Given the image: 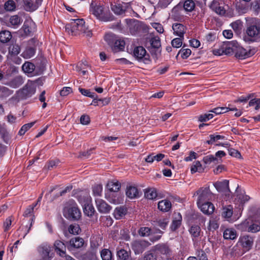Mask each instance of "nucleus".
I'll list each match as a JSON object with an SVG mask.
<instances>
[{
    "label": "nucleus",
    "mask_w": 260,
    "mask_h": 260,
    "mask_svg": "<svg viewBox=\"0 0 260 260\" xmlns=\"http://www.w3.org/2000/svg\"><path fill=\"white\" fill-rule=\"evenodd\" d=\"M65 28L66 31L72 35L84 34L87 37H91L92 35L82 19H72L71 23L66 25Z\"/></svg>",
    "instance_id": "obj_1"
},
{
    "label": "nucleus",
    "mask_w": 260,
    "mask_h": 260,
    "mask_svg": "<svg viewBox=\"0 0 260 260\" xmlns=\"http://www.w3.org/2000/svg\"><path fill=\"white\" fill-rule=\"evenodd\" d=\"M90 11L98 19L103 21H111L114 19V16L108 9L102 6L95 5L91 3Z\"/></svg>",
    "instance_id": "obj_2"
},
{
    "label": "nucleus",
    "mask_w": 260,
    "mask_h": 260,
    "mask_svg": "<svg viewBox=\"0 0 260 260\" xmlns=\"http://www.w3.org/2000/svg\"><path fill=\"white\" fill-rule=\"evenodd\" d=\"M63 215L67 219L77 221L80 219L81 213L75 203L67 205L63 209Z\"/></svg>",
    "instance_id": "obj_3"
},
{
    "label": "nucleus",
    "mask_w": 260,
    "mask_h": 260,
    "mask_svg": "<svg viewBox=\"0 0 260 260\" xmlns=\"http://www.w3.org/2000/svg\"><path fill=\"white\" fill-rule=\"evenodd\" d=\"M257 216L251 217L247 219L243 223L247 228V231L251 233H256L260 231V211Z\"/></svg>",
    "instance_id": "obj_4"
},
{
    "label": "nucleus",
    "mask_w": 260,
    "mask_h": 260,
    "mask_svg": "<svg viewBox=\"0 0 260 260\" xmlns=\"http://www.w3.org/2000/svg\"><path fill=\"white\" fill-rule=\"evenodd\" d=\"M246 34L251 42H260L259 24H251L246 29Z\"/></svg>",
    "instance_id": "obj_5"
},
{
    "label": "nucleus",
    "mask_w": 260,
    "mask_h": 260,
    "mask_svg": "<svg viewBox=\"0 0 260 260\" xmlns=\"http://www.w3.org/2000/svg\"><path fill=\"white\" fill-rule=\"evenodd\" d=\"M36 92V89L32 85L26 84L16 93L18 100H25L31 96Z\"/></svg>",
    "instance_id": "obj_6"
},
{
    "label": "nucleus",
    "mask_w": 260,
    "mask_h": 260,
    "mask_svg": "<svg viewBox=\"0 0 260 260\" xmlns=\"http://www.w3.org/2000/svg\"><path fill=\"white\" fill-rule=\"evenodd\" d=\"M135 57L139 61H142L145 63H149L150 61V56L147 53L145 49L142 46L135 48L133 51Z\"/></svg>",
    "instance_id": "obj_7"
},
{
    "label": "nucleus",
    "mask_w": 260,
    "mask_h": 260,
    "mask_svg": "<svg viewBox=\"0 0 260 260\" xmlns=\"http://www.w3.org/2000/svg\"><path fill=\"white\" fill-rule=\"evenodd\" d=\"M150 245V243L144 240H136L131 244L132 249L135 254L142 253Z\"/></svg>",
    "instance_id": "obj_8"
},
{
    "label": "nucleus",
    "mask_w": 260,
    "mask_h": 260,
    "mask_svg": "<svg viewBox=\"0 0 260 260\" xmlns=\"http://www.w3.org/2000/svg\"><path fill=\"white\" fill-rule=\"evenodd\" d=\"M197 193L199 195L197 204L208 202L212 197V193L209 187L201 188L197 191Z\"/></svg>",
    "instance_id": "obj_9"
},
{
    "label": "nucleus",
    "mask_w": 260,
    "mask_h": 260,
    "mask_svg": "<svg viewBox=\"0 0 260 260\" xmlns=\"http://www.w3.org/2000/svg\"><path fill=\"white\" fill-rule=\"evenodd\" d=\"M229 181L228 180H224L222 181L216 182L214 183V186L216 189L221 192H223L225 194L229 195L231 191L229 188Z\"/></svg>",
    "instance_id": "obj_10"
},
{
    "label": "nucleus",
    "mask_w": 260,
    "mask_h": 260,
    "mask_svg": "<svg viewBox=\"0 0 260 260\" xmlns=\"http://www.w3.org/2000/svg\"><path fill=\"white\" fill-rule=\"evenodd\" d=\"M129 3H124L123 5L116 4L111 5V8L112 11L116 15H122L129 7Z\"/></svg>",
    "instance_id": "obj_11"
},
{
    "label": "nucleus",
    "mask_w": 260,
    "mask_h": 260,
    "mask_svg": "<svg viewBox=\"0 0 260 260\" xmlns=\"http://www.w3.org/2000/svg\"><path fill=\"white\" fill-rule=\"evenodd\" d=\"M184 10L181 4H178L172 10V17L177 21H181L184 19Z\"/></svg>",
    "instance_id": "obj_12"
},
{
    "label": "nucleus",
    "mask_w": 260,
    "mask_h": 260,
    "mask_svg": "<svg viewBox=\"0 0 260 260\" xmlns=\"http://www.w3.org/2000/svg\"><path fill=\"white\" fill-rule=\"evenodd\" d=\"M84 243L83 238L77 237L71 239L69 242L68 248L69 250H72L74 248H79L82 247Z\"/></svg>",
    "instance_id": "obj_13"
},
{
    "label": "nucleus",
    "mask_w": 260,
    "mask_h": 260,
    "mask_svg": "<svg viewBox=\"0 0 260 260\" xmlns=\"http://www.w3.org/2000/svg\"><path fill=\"white\" fill-rule=\"evenodd\" d=\"M197 204L201 210L205 214H211L214 211V206L211 202H205Z\"/></svg>",
    "instance_id": "obj_14"
},
{
    "label": "nucleus",
    "mask_w": 260,
    "mask_h": 260,
    "mask_svg": "<svg viewBox=\"0 0 260 260\" xmlns=\"http://www.w3.org/2000/svg\"><path fill=\"white\" fill-rule=\"evenodd\" d=\"M236 45L237 42L236 41L224 42L222 44L224 54L231 55L235 53Z\"/></svg>",
    "instance_id": "obj_15"
},
{
    "label": "nucleus",
    "mask_w": 260,
    "mask_h": 260,
    "mask_svg": "<svg viewBox=\"0 0 260 260\" xmlns=\"http://www.w3.org/2000/svg\"><path fill=\"white\" fill-rule=\"evenodd\" d=\"M95 203L98 210L100 213H107L111 209V206L102 199L96 200Z\"/></svg>",
    "instance_id": "obj_16"
},
{
    "label": "nucleus",
    "mask_w": 260,
    "mask_h": 260,
    "mask_svg": "<svg viewBox=\"0 0 260 260\" xmlns=\"http://www.w3.org/2000/svg\"><path fill=\"white\" fill-rule=\"evenodd\" d=\"M50 251V246L46 244H42L38 247V251L44 260H50L49 256Z\"/></svg>",
    "instance_id": "obj_17"
},
{
    "label": "nucleus",
    "mask_w": 260,
    "mask_h": 260,
    "mask_svg": "<svg viewBox=\"0 0 260 260\" xmlns=\"http://www.w3.org/2000/svg\"><path fill=\"white\" fill-rule=\"evenodd\" d=\"M236 46L235 54L237 58L244 59L250 56V52H248L245 49L241 47L238 43Z\"/></svg>",
    "instance_id": "obj_18"
},
{
    "label": "nucleus",
    "mask_w": 260,
    "mask_h": 260,
    "mask_svg": "<svg viewBox=\"0 0 260 260\" xmlns=\"http://www.w3.org/2000/svg\"><path fill=\"white\" fill-rule=\"evenodd\" d=\"M4 84L11 87L16 88L23 83V80L21 76H17L9 82H4Z\"/></svg>",
    "instance_id": "obj_19"
},
{
    "label": "nucleus",
    "mask_w": 260,
    "mask_h": 260,
    "mask_svg": "<svg viewBox=\"0 0 260 260\" xmlns=\"http://www.w3.org/2000/svg\"><path fill=\"white\" fill-rule=\"evenodd\" d=\"M129 31L132 34H135L141 29V25L139 21L135 19H130L127 22Z\"/></svg>",
    "instance_id": "obj_20"
},
{
    "label": "nucleus",
    "mask_w": 260,
    "mask_h": 260,
    "mask_svg": "<svg viewBox=\"0 0 260 260\" xmlns=\"http://www.w3.org/2000/svg\"><path fill=\"white\" fill-rule=\"evenodd\" d=\"M154 250L156 251L157 254H161L163 255L169 254L171 250L169 246L165 244H159L154 247Z\"/></svg>",
    "instance_id": "obj_21"
},
{
    "label": "nucleus",
    "mask_w": 260,
    "mask_h": 260,
    "mask_svg": "<svg viewBox=\"0 0 260 260\" xmlns=\"http://www.w3.org/2000/svg\"><path fill=\"white\" fill-rule=\"evenodd\" d=\"M172 28L174 30V33L180 38H183L184 33L185 32V27L181 23H174L172 26Z\"/></svg>",
    "instance_id": "obj_22"
},
{
    "label": "nucleus",
    "mask_w": 260,
    "mask_h": 260,
    "mask_svg": "<svg viewBox=\"0 0 260 260\" xmlns=\"http://www.w3.org/2000/svg\"><path fill=\"white\" fill-rule=\"evenodd\" d=\"M131 254L130 250L127 251L124 249H120L117 251L118 260H133Z\"/></svg>",
    "instance_id": "obj_23"
},
{
    "label": "nucleus",
    "mask_w": 260,
    "mask_h": 260,
    "mask_svg": "<svg viewBox=\"0 0 260 260\" xmlns=\"http://www.w3.org/2000/svg\"><path fill=\"white\" fill-rule=\"evenodd\" d=\"M54 246L55 247V250L57 253H58L59 255L61 257H63L66 254V246L64 244L59 240H57L55 242Z\"/></svg>",
    "instance_id": "obj_24"
},
{
    "label": "nucleus",
    "mask_w": 260,
    "mask_h": 260,
    "mask_svg": "<svg viewBox=\"0 0 260 260\" xmlns=\"http://www.w3.org/2000/svg\"><path fill=\"white\" fill-rule=\"evenodd\" d=\"M106 187L110 192H117L121 188V184L117 180H111L108 181Z\"/></svg>",
    "instance_id": "obj_25"
},
{
    "label": "nucleus",
    "mask_w": 260,
    "mask_h": 260,
    "mask_svg": "<svg viewBox=\"0 0 260 260\" xmlns=\"http://www.w3.org/2000/svg\"><path fill=\"white\" fill-rule=\"evenodd\" d=\"M181 4L182 8L186 12L192 11L196 6L194 2L192 0H185L183 3H179Z\"/></svg>",
    "instance_id": "obj_26"
},
{
    "label": "nucleus",
    "mask_w": 260,
    "mask_h": 260,
    "mask_svg": "<svg viewBox=\"0 0 260 260\" xmlns=\"http://www.w3.org/2000/svg\"><path fill=\"white\" fill-rule=\"evenodd\" d=\"M126 195L131 199L139 197V191L137 188L134 186H127L126 190Z\"/></svg>",
    "instance_id": "obj_27"
},
{
    "label": "nucleus",
    "mask_w": 260,
    "mask_h": 260,
    "mask_svg": "<svg viewBox=\"0 0 260 260\" xmlns=\"http://www.w3.org/2000/svg\"><path fill=\"white\" fill-rule=\"evenodd\" d=\"M239 242L241 243L243 247L248 250L251 247L253 241L251 237L248 236H244L240 238Z\"/></svg>",
    "instance_id": "obj_28"
},
{
    "label": "nucleus",
    "mask_w": 260,
    "mask_h": 260,
    "mask_svg": "<svg viewBox=\"0 0 260 260\" xmlns=\"http://www.w3.org/2000/svg\"><path fill=\"white\" fill-rule=\"evenodd\" d=\"M171 203L168 200L160 201L158 203V208L163 212H168L171 208Z\"/></svg>",
    "instance_id": "obj_29"
},
{
    "label": "nucleus",
    "mask_w": 260,
    "mask_h": 260,
    "mask_svg": "<svg viewBox=\"0 0 260 260\" xmlns=\"http://www.w3.org/2000/svg\"><path fill=\"white\" fill-rule=\"evenodd\" d=\"M23 8L25 10L32 12L37 9V5H35L33 0H23Z\"/></svg>",
    "instance_id": "obj_30"
},
{
    "label": "nucleus",
    "mask_w": 260,
    "mask_h": 260,
    "mask_svg": "<svg viewBox=\"0 0 260 260\" xmlns=\"http://www.w3.org/2000/svg\"><path fill=\"white\" fill-rule=\"evenodd\" d=\"M223 236L225 239L234 240L237 237V233L233 229H226L223 232Z\"/></svg>",
    "instance_id": "obj_31"
},
{
    "label": "nucleus",
    "mask_w": 260,
    "mask_h": 260,
    "mask_svg": "<svg viewBox=\"0 0 260 260\" xmlns=\"http://www.w3.org/2000/svg\"><path fill=\"white\" fill-rule=\"evenodd\" d=\"M113 44L112 49L114 52L123 51L124 49L125 42L123 40H116Z\"/></svg>",
    "instance_id": "obj_32"
},
{
    "label": "nucleus",
    "mask_w": 260,
    "mask_h": 260,
    "mask_svg": "<svg viewBox=\"0 0 260 260\" xmlns=\"http://www.w3.org/2000/svg\"><path fill=\"white\" fill-rule=\"evenodd\" d=\"M22 21V20L18 15H13L10 18L9 25L16 28L21 24Z\"/></svg>",
    "instance_id": "obj_33"
},
{
    "label": "nucleus",
    "mask_w": 260,
    "mask_h": 260,
    "mask_svg": "<svg viewBox=\"0 0 260 260\" xmlns=\"http://www.w3.org/2000/svg\"><path fill=\"white\" fill-rule=\"evenodd\" d=\"M95 250H89L82 256V260H99Z\"/></svg>",
    "instance_id": "obj_34"
},
{
    "label": "nucleus",
    "mask_w": 260,
    "mask_h": 260,
    "mask_svg": "<svg viewBox=\"0 0 260 260\" xmlns=\"http://www.w3.org/2000/svg\"><path fill=\"white\" fill-rule=\"evenodd\" d=\"M177 217H175L171 225V230L172 231H176L181 225L182 217L180 213L177 214Z\"/></svg>",
    "instance_id": "obj_35"
},
{
    "label": "nucleus",
    "mask_w": 260,
    "mask_h": 260,
    "mask_svg": "<svg viewBox=\"0 0 260 260\" xmlns=\"http://www.w3.org/2000/svg\"><path fill=\"white\" fill-rule=\"evenodd\" d=\"M12 38L11 32L8 30H3L0 32V42L3 43H7Z\"/></svg>",
    "instance_id": "obj_36"
},
{
    "label": "nucleus",
    "mask_w": 260,
    "mask_h": 260,
    "mask_svg": "<svg viewBox=\"0 0 260 260\" xmlns=\"http://www.w3.org/2000/svg\"><path fill=\"white\" fill-rule=\"evenodd\" d=\"M145 197L149 200H154L157 197V192L155 188H151L146 189Z\"/></svg>",
    "instance_id": "obj_37"
},
{
    "label": "nucleus",
    "mask_w": 260,
    "mask_h": 260,
    "mask_svg": "<svg viewBox=\"0 0 260 260\" xmlns=\"http://www.w3.org/2000/svg\"><path fill=\"white\" fill-rule=\"evenodd\" d=\"M222 216L225 218H230L233 214V208L231 205H228L222 209Z\"/></svg>",
    "instance_id": "obj_38"
},
{
    "label": "nucleus",
    "mask_w": 260,
    "mask_h": 260,
    "mask_svg": "<svg viewBox=\"0 0 260 260\" xmlns=\"http://www.w3.org/2000/svg\"><path fill=\"white\" fill-rule=\"evenodd\" d=\"M68 232L70 234L72 235H78L81 232V230L79 224L73 223L69 226Z\"/></svg>",
    "instance_id": "obj_39"
},
{
    "label": "nucleus",
    "mask_w": 260,
    "mask_h": 260,
    "mask_svg": "<svg viewBox=\"0 0 260 260\" xmlns=\"http://www.w3.org/2000/svg\"><path fill=\"white\" fill-rule=\"evenodd\" d=\"M35 69V65L30 62H25L22 67V70L26 73H32Z\"/></svg>",
    "instance_id": "obj_40"
},
{
    "label": "nucleus",
    "mask_w": 260,
    "mask_h": 260,
    "mask_svg": "<svg viewBox=\"0 0 260 260\" xmlns=\"http://www.w3.org/2000/svg\"><path fill=\"white\" fill-rule=\"evenodd\" d=\"M83 212L84 214L89 217H91L94 214V209L91 205L88 203H85L83 205Z\"/></svg>",
    "instance_id": "obj_41"
},
{
    "label": "nucleus",
    "mask_w": 260,
    "mask_h": 260,
    "mask_svg": "<svg viewBox=\"0 0 260 260\" xmlns=\"http://www.w3.org/2000/svg\"><path fill=\"white\" fill-rule=\"evenodd\" d=\"M126 213V210L123 207H117L114 212V217L117 219H120L123 216L125 215Z\"/></svg>",
    "instance_id": "obj_42"
},
{
    "label": "nucleus",
    "mask_w": 260,
    "mask_h": 260,
    "mask_svg": "<svg viewBox=\"0 0 260 260\" xmlns=\"http://www.w3.org/2000/svg\"><path fill=\"white\" fill-rule=\"evenodd\" d=\"M101 256L103 260H113L111 251L108 249H104L101 251Z\"/></svg>",
    "instance_id": "obj_43"
},
{
    "label": "nucleus",
    "mask_w": 260,
    "mask_h": 260,
    "mask_svg": "<svg viewBox=\"0 0 260 260\" xmlns=\"http://www.w3.org/2000/svg\"><path fill=\"white\" fill-rule=\"evenodd\" d=\"M189 231L192 237L197 238L200 235L201 228L198 225H192L190 227Z\"/></svg>",
    "instance_id": "obj_44"
},
{
    "label": "nucleus",
    "mask_w": 260,
    "mask_h": 260,
    "mask_svg": "<svg viewBox=\"0 0 260 260\" xmlns=\"http://www.w3.org/2000/svg\"><path fill=\"white\" fill-rule=\"evenodd\" d=\"M35 53V49L32 47L27 48L22 53V56L25 58L32 57Z\"/></svg>",
    "instance_id": "obj_45"
},
{
    "label": "nucleus",
    "mask_w": 260,
    "mask_h": 260,
    "mask_svg": "<svg viewBox=\"0 0 260 260\" xmlns=\"http://www.w3.org/2000/svg\"><path fill=\"white\" fill-rule=\"evenodd\" d=\"M191 172L193 174L197 172H202L204 169L202 167V165L199 161H197L191 167Z\"/></svg>",
    "instance_id": "obj_46"
},
{
    "label": "nucleus",
    "mask_w": 260,
    "mask_h": 260,
    "mask_svg": "<svg viewBox=\"0 0 260 260\" xmlns=\"http://www.w3.org/2000/svg\"><path fill=\"white\" fill-rule=\"evenodd\" d=\"M250 9L257 15L260 11V0H254L251 3Z\"/></svg>",
    "instance_id": "obj_47"
},
{
    "label": "nucleus",
    "mask_w": 260,
    "mask_h": 260,
    "mask_svg": "<svg viewBox=\"0 0 260 260\" xmlns=\"http://www.w3.org/2000/svg\"><path fill=\"white\" fill-rule=\"evenodd\" d=\"M150 42L151 46L153 48L158 49L161 46L160 40L158 36L152 38Z\"/></svg>",
    "instance_id": "obj_48"
},
{
    "label": "nucleus",
    "mask_w": 260,
    "mask_h": 260,
    "mask_svg": "<svg viewBox=\"0 0 260 260\" xmlns=\"http://www.w3.org/2000/svg\"><path fill=\"white\" fill-rule=\"evenodd\" d=\"M103 191V186L102 184H95L92 187V192L94 196L100 197Z\"/></svg>",
    "instance_id": "obj_49"
},
{
    "label": "nucleus",
    "mask_w": 260,
    "mask_h": 260,
    "mask_svg": "<svg viewBox=\"0 0 260 260\" xmlns=\"http://www.w3.org/2000/svg\"><path fill=\"white\" fill-rule=\"evenodd\" d=\"M36 123V121L31 122L23 125L18 132V134L20 136L24 135L30 128H31Z\"/></svg>",
    "instance_id": "obj_50"
},
{
    "label": "nucleus",
    "mask_w": 260,
    "mask_h": 260,
    "mask_svg": "<svg viewBox=\"0 0 260 260\" xmlns=\"http://www.w3.org/2000/svg\"><path fill=\"white\" fill-rule=\"evenodd\" d=\"M4 8L7 11H13L16 8L15 3L13 0H9L5 3Z\"/></svg>",
    "instance_id": "obj_51"
},
{
    "label": "nucleus",
    "mask_w": 260,
    "mask_h": 260,
    "mask_svg": "<svg viewBox=\"0 0 260 260\" xmlns=\"http://www.w3.org/2000/svg\"><path fill=\"white\" fill-rule=\"evenodd\" d=\"M138 233L142 237H147L150 235L151 229L148 227H142L139 229Z\"/></svg>",
    "instance_id": "obj_52"
},
{
    "label": "nucleus",
    "mask_w": 260,
    "mask_h": 260,
    "mask_svg": "<svg viewBox=\"0 0 260 260\" xmlns=\"http://www.w3.org/2000/svg\"><path fill=\"white\" fill-rule=\"evenodd\" d=\"M250 199L248 196L244 194L243 193L238 194L237 196V198H235V200H237L240 204H244L246 202H247Z\"/></svg>",
    "instance_id": "obj_53"
},
{
    "label": "nucleus",
    "mask_w": 260,
    "mask_h": 260,
    "mask_svg": "<svg viewBox=\"0 0 260 260\" xmlns=\"http://www.w3.org/2000/svg\"><path fill=\"white\" fill-rule=\"evenodd\" d=\"M0 92L1 93L2 96L7 97L12 94L13 91L10 90L8 87L2 86L0 87Z\"/></svg>",
    "instance_id": "obj_54"
},
{
    "label": "nucleus",
    "mask_w": 260,
    "mask_h": 260,
    "mask_svg": "<svg viewBox=\"0 0 260 260\" xmlns=\"http://www.w3.org/2000/svg\"><path fill=\"white\" fill-rule=\"evenodd\" d=\"M37 206V204H33L29 206L25 210L23 213L24 217H28L32 215L34 208Z\"/></svg>",
    "instance_id": "obj_55"
},
{
    "label": "nucleus",
    "mask_w": 260,
    "mask_h": 260,
    "mask_svg": "<svg viewBox=\"0 0 260 260\" xmlns=\"http://www.w3.org/2000/svg\"><path fill=\"white\" fill-rule=\"evenodd\" d=\"M203 161L207 165L210 164L212 162L218 161V159L213 155H208L203 158Z\"/></svg>",
    "instance_id": "obj_56"
},
{
    "label": "nucleus",
    "mask_w": 260,
    "mask_h": 260,
    "mask_svg": "<svg viewBox=\"0 0 260 260\" xmlns=\"http://www.w3.org/2000/svg\"><path fill=\"white\" fill-rule=\"evenodd\" d=\"M105 40L110 45H112L114 42L116 40L115 36L112 34H107L105 36Z\"/></svg>",
    "instance_id": "obj_57"
},
{
    "label": "nucleus",
    "mask_w": 260,
    "mask_h": 260,
    "mask_svg": "<svg viewBox=\"0 0 260 260\" xmlns=\"http://www.w3.org/2000/svg\"><path fill=\"white\" fill-rule=\"evenodd\" d=\"M229 107H217L210 111L211 112L215 114H220L228 111Z\"/></svg>",
    "instance_id": "obj_58"
},
{
    "label": "nucleus",
    "mask_w": 260,
    "mask_h": 260,
    "mask_svg": "<svg viewBox=\"0 0 260 260\" xmlns=\"http://www.w3.org/2000/svg\"><path fill=\"white\" fill-rule=\"evenodd\" d=\"M231 26L234 31L238 32L241 29L242 23L240 20H237L232 22Z\"/></svg>",
    "instance_id": "obj_59"
},
{
    "label": "nucleus",
    "mask_w": 260,
    "mask_h": 260,
    "mask_svg": "<svg viewBox=\"0 0 260 260\" xmlns=\"http://www.w3.org/2000/svg\"><path fill=\"white\" fill-rule=\"evenodd\" d=\"M172 45L173 47L175 48H179L182 45V41L181 38H177L174 39L171 42Z\"/></svg>",
    "instance_id": "obj_60"
},
{
    "label": "nucleus",
    "mask_w": 260,
    "mask_h": 260,
    "mask_svg": "<svg viewBox=\"0 0 260 260\" xmlns=\"http://www.w3.org/2000/svg\"><path fill=\"white\" fill-rule=\"evenodd\" d=\"M213 117L212 114H205L201 115L199 117V120L201 122H206Z\"/></svg>",
    "instance_id": "obj_61"
},
{
    "label": "nucleus",
    "mask_w": 260,
    "mask_h": 260,
    "mask_svg": "<svg viewBox=\"0 0 260 260\" xmlns=\"http://www.w3.org/2000/svg\"><path fill=\"white\" fill-rule=\"evenodd\" d=\"M79 91L82 94L91 98H94V94H95L94 92H90L89 90L83 89V88H79Z\"/></svg>",
    "instance_id": "obj_62"
},
{
    "label": "nucleus",
    "mask_w": 260,
    "mask_h": 260,
    "mask_svg": "<svg viewBox=\"0 0 260 260\" xmlns=\"http://www.w3.org/2000/svg\"><path fill=\"white\" fill-rule=\"evenodd\" d=\"M191 50L189 49H181L179 53H181V56L183 59L187 58L191 54Z\"/></svg>",
    "instance_id": "obj_63"
},
{
    "label": "nucleus",
    "mask_w": 260,
    "mask_h": 260,
    "mask_svg": "<svg viewBox=\"0 0 260 260\" xmlns=\"http://www.w3.org/2000/svg\"><path fill=\"white\" fill-rule=\"evenodd\" d=\"M10 53L12 55H17L20 52V48L18 45H13L10 48Z\"/></svg>",
    "instance_id": "obj_64"
}]
</instances>
